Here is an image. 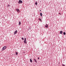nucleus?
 I'll return each instance as SVG.
<instances>
[{
  "label": "nucleus",
  "instance_id": "obj_1",
  "mask_svg": "<svg viewBox=\"0 0 66 66\" xmlns=\"http://www.w3.org/2000/svg\"><path fill=\"white\" fill-rule=\"evenodd\" d=\"M6 48V46H4L2 48V50H5Z\"/></svg>",
  "mask_w": 66,
  "mask_h": 66
},
{
  "label": "nucleus",
  "instance_id": "obj_2",
  "mask_svg": "<svg viewBox=\"0 0 66 66\" xmlns=\"http://www.w3.org/2000/svg\"><path fill=\"white\" fill-rule=\"evenodd\" d=\"M18 3L19 4H20V3H22V1H21V0H19Z\"/></svg>",
  "mask_w": 66,
  "mask_h": 66
},
{
  "label": "nucleus",
  "instance_id": "obj_3",
  "mask_svg": "<svg viewBox=\"0 0 66 66\" xmlns=\"http://www.w3.org/2000/svg\"><path fill=\"white\" fill-rule=\"evenodd\" d=\"M15 10L16 11H17V12H18V13H19V9H15Z\"/></svg>",
  "mask_w": 66,
  "mask_h": 66
},
{
  "label": "nucleus",
  "instance_id": "obj_4",
  "mask_svg": "<svg viewBox=\"0 0 66 66\" xmlns=\"http://www.w3.org/2000/svg\"><path fill=\"white\" fill-rule=\"evenodd\" d=\"M45 27L46 28H48V25L47 24H46V25L45 26Z\"/></svg>",
  "mask_w": 66,
  "mask_h": 66
},
{
  "label": "nucleus",
  "instance_id": "obj_5",
  "mask_svg": "<svg viewBox=\"0 0 66 66\" xmlns=\"http://www.w3.org/2000/svg\"><path fill=\"white\" fill-rule=\"evenodd\" d=\"M17 32V30H16L14 32V34H15Z\"/></svg>",
  "mask_w": 66,
  "mask_h": 66
},
{
  "label": "nucleus",
  "instance_id": "obj_6",
  "mask_svg": "<svg viewBox=\"0 0 66 66\" xmlns=\"http://www.w3.org/2000/svg\"><path fill=\"white\" fill-rule=\"evenodd\" d=\"M34 61H35V62H36V63H37V60H36V59H34Z\"/></svg>",
  "mask_w": 66,
  "mask_h": 66
},
{
  "label": "nucleus",
  "instance_id": "obj_7",
  "mask_svg": "<svg viewBox=\"0 0 66 66\" xmlns=\"http://www.w3.org/2000/svg\"><path fill=\"white\" fill-rule=\"evenodd\" d=\"M30 62L31 63H32V60L31 59H30Z\"/></svg>",
  "mask_w": 66,
  "mask_h": 66
},
{
  "label": "nucleus",
  "instance_id": "obj_8",
  "mask_svg": "<svg viewBox=\"0 0 66 66\" xmlns=\"http://www.w3.org/2000/svg\"><path fill=\"white\" fill-rule=\"evenodd\" d=\"M60 33L61 34H62V33H63V31H60Z\"/></svg>",
  "mask_w": 66,
  "mask_h": 66
},
{
  "label": "nucleus",
  "instance_id": "obj_9",
  "mask_svg": "<svg viewBox=\"0 0 66 66\" xmlns=\"http://www.w3.org/2000/svg\"><path fill=\"white\" fill-rule=\"evenodd\" d=\"M38 19L39 20V21H42V19H41L40 18H39Z\"/></svg>",
  "mask_w": 66,
  "mask_h": 66
},
{
  "label": "nucleus",
  "instance_id": "obj_10",
  "mask_svg": "<svg viewBox=\"0 0 66 66\" xmlns=\"http://www.w3.org/2000/svg\"><path fill=\"white\" fill-rule=\"evenodd\" d=\"M35 4L36 5H37V2L35 3Z\"/></svg>",
  "mask_w": 66,
  "mask_h": 66
},
{
  "label": "nucleus",
  "instance_id": "obj_11",
  "mask_svg": "<svg viewBox=\"0 0 66 66\" xmlns=\"http://www.w3.org/2000/svg\"><path fill=\"white\" fill-rule=\"evenodd\" d=\"M20 24H21V22L20 21L19 22V25H20Z\"/></svg>",
  "mask_w": 66,
  "mask_h": 66
},
{
  "label": "nucleus",
  "instance_id": "obj_12",
  "mask_svg": "<svg viewBox=\"0 0 66 66\" xmlns=\"http://www.w3.org/2000/svg\"><path fill=\"white\" fill-rule=\"evenodd\" d=\"M27 41H24V43L25 44H27Z\"/></svg>",
  "mask_w": 66,
  "mask_h": 66
},
{
  "label": "nucleus",
  "instance_id": "obj_13",
  "mask_svg": "<svg viewBox=\"0 0 66 66\" xmlns=\"http://www.w3.org/2000/svg\"><path fill=\"white\" fill-rule=\"evenodd\" d=\"M63 35H66V33H65V32H64L63 33Z\"/></svg>",
  "mask_w": 66,
  "mask_h": 66
},
{
  "label": "nucleus",
  "instance_id": "obj_14",
  "mask_svg": "<svg viewBox=\"0 0 66 66\" xmlns=\"http://www.w3.org/2000/svg\"><path fill=\"white\" fill-rule=\"evenodd\" d=\"M40 16H42V13H40Z\"/></svg>",
  "mask_w": 66,
  "mask_h": 66
},
{
  "label": "nucleus",
  "instance_id": "obj_15",
  "mask_svg": "<svg viewBox=\"0 0 66 66\" xmlns=\"http://www.w3.org/2000/svg\"><path fill=\"white\" fill-rule=\"evenodd\" d=\"M24 41H27V40H26V38H24Z\"/></svg>",
  "mask_w": 66,
  "mask_h": 66
},
{
  "label": "nucleus",
  "instance_id": "obj_16",
  "mask_svg": "<svg viewBox=\"0 0 66 66\" xmlns=\"http://www.w3.org/2000/svg\"><path fill=\"white\" fill-rule=\"evenodd\" d=\"M15 54H16V55H17V54H18V53L17 52H16L15 53Z\"/></svg>",
  "mask_w": 66,
  "mask_h": 66
},
{
  "label": "nucleus",
  "instance_id": "obj_17",
  "mask_svg": "<svg viewBox=\"0 0 66 66\" xmlns=\"http://www.w3.org/2000/svg\"><path fill=\"white\" fill-rule=\"evenodd\" d=\"M22 40H24V39L22 37Z\"/></svg>",
  "mask_w": 66,
  "mask_h": 66
},
{
  "label": "nucleus",
  "instance_id": "obj_18",
  "mask_svg": "<svg viewBox=\"0 0 66 66\" xmlns=\"http://www.w3.org/2000/svg\"><path fill=\"white\" fill-rule=\"evenodd\" d=\"M38 60H39V57H38Z\"/></svg>",
  "mask_w": 66,
  "mask_h": 66
},
{
  "label": "nucleus",
  "instance_id": "obj_19",
  "mask_svg": "<svg viewBox=\"0 0 66 66\" xmlns=\"http://www.w3.org/2000/svg\"><path fill=\"white\" fill-rule=\"evenodd\" d=\"M63 66H65V65L64 64L62 65Z\"/></svg>",
  "mask_w": 66,
  "mask_h": 66
},
{
  "label": "nucleus",
  "instance_id": "obj_20",
  "mask_svg": "<svg viewBox=\"0 0 66 66\" xmlns=\"http://www.w3.org/2000/svg\"><path fill=\"white\" fill-rule=\"evenodd\" d=\"M8 5L9 6H10V5Z\"/></svg>",
  "mask_w": 66,
  "mask_h": 66
},
{
  "label": "nucleus",
  "instance_id": "obj_21",
  "mask_svg": "<svg viewBox=\"0 0 66 66\" xmlns=\"http://www.w3.org/2000/svg\"><path fill=\"white\" fill-rule=\"evenodd\" d=\"M59 14H60V15H61V13H59Z\"/></svg>",
  "mask_w": 66,
  "mask_h": 66
},
{
  "label": "nucleus",
  "instance_id": "obj_22",
  "mask_svg": "<svg viewBox=\"0 0 66 66\" xmlns=\"http://www.w3.org/2000/svg\"><path fill=\"white\" fill-rule=\"evenodd\" d=\"M40 11H41V10H40Z\"/></svg>",
  "mask_w": 66,
  "mask_h": 66
}]
</instances>
